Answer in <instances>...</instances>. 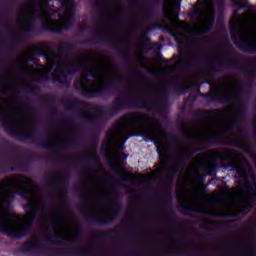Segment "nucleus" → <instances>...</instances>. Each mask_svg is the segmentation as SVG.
<instances>
[{
    "label": "nucleus",
    "mask_w": 256,
    "mask_h": 256,
    "mask_svg": "<svg viewBox=\"0 0 256 256\" xmlns=\"http://www.w3.org/2000/svg\"><path fill=\"white\" fill-rule=\"evenodd\" d=\"M55 66L53 75L56 81L67 77L70 69L83 67L82 77L76 82L75 87L84 93H89L90 96L101 93L105 85L112 83L117 77V72L107 63L93 62L83 58L65 60L61 58V55L53 53L46 55L45 67L28 70L27 65H23V71H26L34 79H48Z\"/></svg>",
    "instance_id": "7ed1b4c3"
},
{
    "label": "nucleus",
    "mask_w": 256,
    "mask_h": 256,
    "mask_svg": "<svg viewBox=\"0 0 256 256\" xmlns=\"http://www.w3.org/2000/svg\"><path fill=\"white\" fill-rule=\"evenodd\" d=\"M21 80L14 70L7 72L0 80V115L13 133H27L33 129V118L15 101Z\"/></svg>",
    "instance_id": "39448f33"
},
{
    "label": "nucleus",
    "mask_w": 256,
    "mask_h": 256,
    "mask_svg": "<svg viewBox=\"0 0 256 256\" xmlns=\"http://www.w3.org/2000/svg\"><path fill=\"white\" fill-rule=\"evenodd\" d=\"M182 203H191L192 205H199V193L197 190H185V188H181L180 196Z\"/></svg>",
    "instance_id": "f8f14e48"
},
{
    "label": "nucleus",
    "mask_w": 256,
    "mask_h": 256,
    "mask_svg": "<svg viewBox=\"0 0 256 256\" xmlns=\"http://www.w3.org/2000/svg\"><path fill=\"white\" fill-rule=\"evenodd\" d=\"M73 7V0H30L21 7L18 21L24 31H31L41 19L45 29L59 33L73 25Z\"/></svg>",
    "instance_id": "20e7f679"
},
{
    "label": "nucleus",
    "mask_w": 256,
    "mask_h": 256,
    "mask_svg": "<svg viewBox=\"0 0 256 256\" xmlns=\"http://www.w3.org/2000/svg\"><path fill=\"white\" fill-rule=\"evenodd\" d=\"M95 199L102 215L106 217V219H115L117 216V208L111 199L109 189L105 186H99L95 192Z\"/></svg>",
    "instance_id": "1a4fd4ad"
},
{
    "label": "nucleus",
    "mask_w": 256,
    "mask_h": 256,
    "mask_svg": "<svg viewBox=\"0 0 256 256\" xmlns=\"http://www.w3.org/2000/svg\"><path fill=\"white\" fill-rule=\"evenodd\" d=\"M50 219L57 235L67 237L73 230L61 212L50 216L45 212L41 198L35 192L33 180L20 176L6 178L0 182V231L10 237H23L29 233L33 219Z\"/></svg>",
    "instance_id": "f257e3e1"
},
{
    "label": "nucleus",
    "mask_w": 256,
    "mask_h": 256,
    "mask_svg": "<svg viewBox=\"0 0 256 256\" xmlns=\"http://www.w3.org/2000/svg\"><path fill=\"white\" fill-rule=\"evenodd\" d=\"M228 94H231V93H233V88H229V90H228V92H227Z\"/></svg>",
    "instance_id": "dca6fc26"
},
{
    "label": "nucleus",
    "mask_w": 256,
    "mask_h": 256,
    "mask_svg": "<svg viewBox=\"0 0 256 256\" xmlns=\"http://www.w3.org/2000/svg\"><path fill=\"white\" fill-rule=\"evenodd\" d=\"M215 159L220 161H229L231 159V151L223 150L221 152H211L203 156L198 155L193 158L190 169L195 173H199L201 169L204 171H211L215 167Z\"/></svg>",
    "instance_id": "6e6552de"
},
{
    "label": "nucleus",
    "mask_w": 256,
    "mask_h": 256,
    "mask_svg": "<svg viewBox=\"0 0 256 256\" xmlns=\"http://www.w3.org/2000/svg\"><path fill=\"white\" fill-rule=\"evenodd\" d=\"M214 132L210 128H206L195 133L192 137L190 147H194V149H201V147H197V145H201V143H205V141H209L211 137H213Z\"/></svg>",
    "instance_id": "9b49d317"
},
{
    "label": "nucleus",
    "mask_w": 256,
    "mask_h": 256,
    "mask_svg": "<svg viewBox=\"0 0 256 256\" xmlns=\"http://www.w3.org/2000/svg\"><path fill=\"white\" fill-rule=\"evenodd\" d=\"M253 201H255V194H247L242 200V205H244V211H249L253 207Z\"/></svg>",
    "instance_id": "ddd939ff"
},
{
    "label": "nucleus",
    "mask_w": 256,
    "mask_h": 256,
    "mask_svg": "<svg viewBox=\"0 0 256 256\" xmlns=\"http://www.w3.org/2000/svg\"><path fill=\"white\" fill-rule=\"evenodd\" d=\"M234 5L245 7L246 0H232ZM231 35L234 43L244 51H256V12L248 11L231 21Z\"/></svg>",
    "instance_id": "0eeeda50"
},
{
    "label": "nucleus",
    "mask_w": 256,
    "mask_h": 256,
    "mask_svg": "<svg viewBox=\"0 0 256 256\" xmlns=\"http://www.w3.org/2000/svg\"><path fill=\"white\" fill-rule=\"evenodd\" d=\"M189 152V148H186L185 150L182 151V153H188Z\"/></svg>",
    "instance_id": "f3484780"
},
{
    "label": "nucleus",
    "mask_w": 256,
    "mask_h": 256,
    "mask_svg": "<svg viewBox=\"0 0 256 256\" xmlns=\"http://www.w3.org/2000/svg\"><path fill=\"white\" fill-rule=\"evenodd\" d=\"M236 171L240 177H245V168L243 166H238Z\"/></svg>",
    "instance_id": "2eb2a0df"
},
{
    "label": "nucleus",
    "mask_w": 256,
    "mask_h": 256,
    "mask_svg": "<svg viewBox=\"0 0 256 256\" xmlns=\"http://www.w3.org/2000/svg\"><path fill=\"white\" fill-rule=\"evenodd\" d=\"M206 203L219 209H229L235 203V197L231 194H219L206 198Z\"/></svg>",
    "instance_id": "9d476101"
},
{
    "label": "nucleus",
    "mask_w": 256,
    "mask_h": 256,
    "mask_svg": "<svg viewBox=\"0 0 256 256\" xmlns=\"http://www.w3.org/2000/svg\"><path fill=\"white\" fill-rule=\"evenodd\" d=\"M202 2V7L197 9L198 21L194 25L179 21V0L164 2V19L169 23L166 27L178 43H183L189 35H201L211 29L215 21V5L213 0H202Z\"/></svg>",
    "instance_id": "423d86ee"
},
{
    "label": "nucleus",
    "mask_w": 256,
    "mask_h": 256,
    "mask_svg": "<svg viewBox=\"0 0 256 256\" xmlns=\"http://www.w3.org/2000/svg\"><path fill=\"white\" fill-rule=\"evenodd\" d=\"M137 133L155 143L160 157L157 173L170 171L173 174L181 169V159H177L172 165L169 164L167 146L165 145V130H163L159 121L147 114L135 113L124 116L106 135V151L107 153H111L114 149V155L110 159V165L117 175H123L125 173L123 163L119 161V150L123 149V143L129 137H133Z\"/></svg>",
    "instance_id": "f03ea898"
},
{
    "label": "nucleus",
    "mask_w": 256,
    "mask_h": 256,
    "mask_svg": "<svg viewBox=\"0 0 256 256\" xmlns=\"http://www.w3.org/2000/svg\"><path fill=\"white\" fill-rule=\"evenodd\" d=\"M153 179H155V172L138 175V181H140V183H151Z\"/></svg>",
    "instance_id": "4468645a"
}]
</instances>
